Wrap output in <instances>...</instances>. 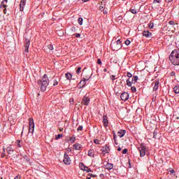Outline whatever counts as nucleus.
Listing matches in <instances>:
<instances>
[{"instance_id": "obj_34", "label": "nucleus", "mask_w": 179, "mask_h": 179, "mask_svg": "<svg viewBox=\"0 0 179 179\" xmlns=\"http://www.w3.org/2000/svg\"><path fill=\"white\" fill-rule=\"evenodd\" d=\"M80 71H82V67H78L76 71V73L79 75L80 73Z\"/></svg>"}, {"instance_id": "obj_2", "label": "nucleus", "mask_w": 179, "mask_h": 179, "mask_svg": "<svg viewBox=\"0 0 179 179\" xmlns=\"http://www.w3.org/2000/svg\"><path fill=\"white\" fill-rule=\"evenodd\" d=\"M48 83H50V81L48 80V76H47V74H45L39 83V85H41V90L42 92H45V90H47V86H48Z\"/></svg>"}, {"instance_id": "obj_36", "label": "nucleus", "mask_w": 179, "mask_h": 179, "mask_svg": "<svg viewBox=\"0 0 179 179\" xmlns=\"http://www.w3.org/2000/svg\"><path fill=\"white\" fill-rule=\"evenodd\" d=\"M162 2V0H154V3H160Z\"/></svg>"}, {"instance_id": "obj_13", "label": "nucleus", "mask_w": 179, "mask_h": 179, "mask_svg": "<svg viewBox=\"0 0 179 179\" xmlns=\"http://www.w3.org/2000/svg\"><path fill=\"white\" fill-rule=\"evenodd\" d=\"M125 134H127V131L124 130V129H120L118 132H117V135L119 138H123V136L125 135Z\"/></svg>"}, {"instance_id": "obj_59", "label": "nucleus", "mask_w": 179, "mask_h": 179, "mask_svg": "<svg viewBox=\"0 0 179 179\" xmlns=\"http://www.w3.org/2000/svg\"><path fill=\"white\" fill-rule=\"evenodd\" d=\"M115 145H118V143H117V141L115 142Z\"/></svg>"}, {"instance_id": "obj_45", "label": "nucleus", "mask_w": 179, "mask_h": 179, "mask_svg": "<svg viewBox=\"0 0 179 179\" xmlns=\"http://www.w3.org/2000/svg\"><path fill=\"white\" fill-rule=\"evenodd\" d=\"M17 147L18 148H21V146H20V141L17 140Z\"/></svg>"}, {"instance_id": "obj_50", "label": "nucleus", "mask_w": 179, "mask_h": 179, "mask_svg": "<svg viewBox=\"0 0 179 179\" xmlns=\"http://www.w3.org/2000/svg\"><path fill=\"white\" fill-rule=\"evenodd\" d=\"M70 103H71V104H73V99H70Z\"/></svg>"}, {"instance_id": "obj_14", "label": "nucleus", "mask_w": 179, "mask_h": 179, "mask_svg": "<svg viewBox=\"0 0 179 179\" xmlns=\"http://www.w3.org/2000/svg\"><path fill=\"white\" fill-rule=\"evenodd\" d=\"M143 36L146 37V38H149V37H152V34L149 31H144L143 32Z\"/></svg>"}, {"instance_id": "obj_19", "label": "nucleus", "mask_w": 179, "mask_h": 179, "mask_svg": "<svg viewBox=\"0 0 179 179\" xmlns=\"http://www.w3.org/2000/svg\"><path fill=\"white\" fill-rule=\"evenodd\" d=\"M90 79V77H89L88 78H83L82 80L80 81V84L83 85V87L85 86L86 85V82H87V80H89Z\"/></svg>"}, {"instance_id": "obj_60", "label": "nucleus", "mask_w": 179, "mask_h": 179, "mask_svg": "<svg viewBox=\"0 0 179 179\" xmlns=\"http://www.w3.org/2000/svg\"><path fill=\"white\" fill-rule=\"evenodd\" d=\"M87 179H92V178L89 177V178H87Z\"/></svg>"}, {"instance_id": "obj_61", "label": "nucleus", "mask_w": 179, "mask_h": 179, "mask_svg": "<svg viewBox=\"0 0 179 179\" xmlns=\"http://www.w3.org/2000/svg\"><path fill=\"white\" fill-rule=\"evenodd\" d=\"M113 136H114V134H115V131H113Z\"/></svg>"}, {"instance_id": "obj_38", "label": "nucleus", "mask_w": 179, "mask_h": 179, "mask_svg": "<svg viewBox=\"0 0 179 179\" xmlns=\"http://www.w3.org/2000/svg\"><path fill=\"white\" fill-rule=\"evenodd\" d=\"M57 85H58V81H57V80H53V86H57Z\"/></svg>"}, {"instance_id": "obj_1", "label": "nucleus", "mask_w": 179, "mask_h": 179, "mask_svg": "<svg viewBox=\"0 0 179 179\" xmlns=\"http://www.w3.org/2000/svg\"><path fill=\"white\" fill-rule=\"evenodd\" d=\"M169 61L173 65H179V50H174L169 55Z\"/></svg>"}, {"instance_id": "obj_52", "label": "nucleus", "mask_w": 179, "mask_h": 179, "mask_svg": "<svg viewBox=\"0 0 179 179\" xmlns=\"http://www.w3.org/2000/svg\"><path fill=\"white\" fill-rule=\"evenodd\" d=\"M98 64H101V59H98Z\"/></svg>"}, {"instance_id": "obj_26", "label": "nucleus", "mask_w": 179, "mask_h": 179, "mask_svg": "<svg viewBox=\"0 0 179 179\" xmlns=\"http://www.w3.org/2000/svg\"><path fill=\"white\" fill-rule=\"evenodd\" d=\"M75 141H76V137H75V136L71 137V138H70V142H71V143H75Z\"/></svg>"}, {"instance_id": "obj_8", "label": "nucleus", "mask_w": 179, "mask_h": 179, "mask_svg": "<svg viewBox=\"0 0 179 179\" xmlns=\"http://www.w3.org/2000/svg\"><path fill=\"white\" fill-rule=\"evenodd\" d=\"M89 103H90V98L89 96H85L83 98L82 104H83V106H89Z\"/></svg>"}, {"instance_id": "obj_3", "label": "nucleus", "mask_w": 179, "mask_h": 179, "mask_svg": "<svg viewBox=\"0 0 179 179\" xmlns=\"http://www.w3.org/2000/svg\"><path fill=\"white\" fill-rule=\"evenodd\" d=\"M29 132L33 135V134H34V120L31 117L29 118Z\"/></svg>"}, {"instance_id": "obj_15", "label": "nucleus", "mask_w": 179, "mask_h": 179, "mask_svg": "<svg viewBox=\"0 0 179 179\" xmlns=\"http://www.w3.org/2000/svg\"><path fill=\"white\" fill-rule=\"evenodd\" d=\"M103 127H108V119L106 115L103 116Z\"/></svg>"}, {"instance_id": "obj_7", "label": "nucleus", "mask_w": 179, "mask_h": 179, "mask_svg": "<svg viewBox=\"0 0 179 179\" xmlns=\"http://www.w3.org/2000/svg\"><path fill=\"white\" fill-rule=\"evenodd\" d=\"M0 8L2 9L4 8L3 12L6 13V8H8V0H3L0 4Z\"/></svg>"}, {"instance_id": "obj_32", "label": "nucleus", "mask_w": 179, "mask_h": 179, "mask_svg": "<svg viewBox=\"0 0 179 179\" xmlns=\"http://www.w3.org/2000/svg\"><path fill=\"white\" fill-rule=\"evenodd\" d=\"M48 48L50 50V51H52V50H54V46H52V45H48Z\"/></svg>"}, {"instance_id": "obj_49", "label": "nucleus", "mask_w": 179, "mask_h": 179, "mask_svg": "<svg viewBox=\"0 0 179 179\" xmlns=\"http://www.w3.org/2000/svg\"><path fill=\"white\" fill-rule=\"evenodd\" d=\"M76 37L77 38H79V37H80V34H76Z\"/></svg>"}, {"instance_id": "obj_44", "label": "nucleus", "mask_w": 179, "mask_h": 179, "mask_svg": "<svg viewBox=\"0 0 179 179\" xmlns=\"http://www.w3.org/2000/svg\"><path fill=\"white\" fill-rule=\"evenodd\" d=\"M127 78H132V74L129 72L127 73Z\"/></svg>"}, {"instance_id": "obj_54", "label": "nucleus", "mask_w": 179, "mask_h": 179, "mask_svg": "<svg viewBox=\"0 0 179 179\" xmlns=\"http://www.w3.org/2000/svg\"><path fill=\"white\" fill-rule=\"evenodd\" d=\"M103 14H104V15H107V10H103Z\"/></svg>"}, {"instance_id": "obj_6", "label": "nucleus", "mask_w": 179, "mask_h": 179, "mask_svg": "<svg viewBox=\"0 0 179 179\" xmlns=\"http://www.w3.org/2000/svg\"><path fill=\"white\" fill-rule=\"evenodd\" d=\"M110 45L113 51H118V50H121L122 45H118L115 43V42L112 43Z\"/></svg>"}, {"instance_id": "obj_18", "label": "nucleus", "mask_w": 179, "mask_h": 179, "mask_svg": "<svg viewBox=\"0 0 179 179\" xmlns=\"http://www.w3.org/2000/svg\"><path fill=\"white\" fill-rule=\"evenodd\" d=\"M105 169H106V170H113V169H114V165L113 164L108 163L105 165Z\"/></svg>"}, {"instance_id": "obj_35", "label": "nucleus", "mask_w": 179, "mask_h": 179, "mask_svg": "<svg viewBox=\"0 0 179 179\" xmlns=\"http://www.w3.org/2000/svg\"><path fill=\"white\" fill-rule=\"evenodd\" d=\"M83 126H79L78 128H77V131H83Z\"/></svg>"}, {"instance_id": "obj_20", "label": "nucleus", "mask_w": 179, "mask_h": 179, "mask_svg": "<svg viewBox=\"0 0 179 179\" xmlns=\"http://www.w3.org/2000/svg\"><path fill=\"white\" fill-rule=\"evenodd\" d=\"M102 152H105V153H108L110 151V148L108 145H105L101 149Z\"/></svg>"}, {"instance_id": "obj_53", "label": "nucleus", "mask_w": 179, "mask_h": 179, "mask_svg": "<svg viewBox=\"0 0 179 179\" xmlns=\"http://www.w3.org/2000/svg\"><path fill=\"white\" fill-rule=\"evenodd\" d=\"M14 179H20V176H17Z\"/></svg>"}, {"instance_id": "obj_4", "label": "nucleus", "mask_w": 179, "mask_h": 179, "mask_svg": "<svg viewBox=\"0 0 179 179\" xmlns=\"http://www.w3.org/2000/svg\"><path fill=\"white\" fill-rule=\"evenodd\" d=\"M138 150L141 157H144V156L146 155V146H145L143 144L141 145V146L138 148Z\"/></svg>"}, {"instance_id": "obj_5", "label": "nucleus", "mask_w": 179, "mask_h": 179, "mask_svg": "<svg viewBox=\"0 0 179 179\" xmlns=\"http://www.w3.org/2000/svg\"><path fill=\"white\" fill-rule=\"evenodd\" d=\"M63 162L66 166H69V164H71V158L69 157V155H68V154H66V153L64 154Z\"/></svg>"}, {"instance_id": "obj_25", "label": "nucleus", "mask_w": 179, "mask_h": 179, "mask_svg": "<svg viewBox=\"0 0 179 179\" xmlns=\"http://www.w3.org/2000/svg\"><path fill=\"white\" fill-rule=\"evenodd\" d=\"M173 92H175V93H176V94H178V93H179V86L174 87Z\"/></svg>"}, {"instance_id": "obj_57", "label": "nucleus", "mask_w": 179, "mask_h": 179, "mask_svg": "<svg viewBox=\"0 0 179 179\" xmlns=\"http://www.w3.org/2000/svg\"><path fill=\"white\" fill-rule=\"evenodd\" d=\"M83 1V2H87V1H89V0H82Z\"/></svg>"}, {"instance_id": "obj_55", "label": "nucleus", "mask_w": 179, "mask_h": 179, "mask_svg": "<svg viewBox=\"0 0 179 179\" xmlns=\"http://www.w3.org/2000/svg\"><path fill=\"white\" fill-rule=\"evenodd\" d=\"M71 30H72V31H75L76 28L73 27H71Z\"/></svg>"}, {"instance_id": "obj_51", "label": "nucleus", "mask_w": 179, "mask_h": 179, "mask_svg": "<svg viewBox=\"0 0 179 179\" xmlns=\"http://www.w3.org/2000/svg\"><path fill=\"white\" fill-rule=\"evenodd\" d=\"M166 2L170 3V2H173V0H165Z\"/></svg>"}, {"instance_id": "obj_47", "label": "nucleus", "mask_w": 179, "mask_h": 179, "mask_svg": "<svg viewBox=\"0 0 179 179\" xmlns=\"http://www.w3.org/2000/svg\"><path fill=\"white\" fill-rule=\"evenodd\" d=\"M169 24H171V26L174 25V21H169Z\"/></svg>"}, {"instance_id": "obj_46", "label": "nucleus", "mask_w": 179, "mask_h": 179, "mask_svg": "<svg viewBox=\"0 0 179 179\" xmlns=\"http://www.w3.org/2000/svg\"><path fill=\"white\" fill-rule=\"evenodd\" d=\"M90 177H97L96 175H93L92 173H89Z\"/></svg>"}, {"instance_id": "obj_48", "label": "nucleus", "mask_w": 179, "mask_h": 179, "mask_svg": "<svg viewBox=\"0 0 179 179\" xmlns=\"http://www.w3.org/2000/svg\"><path fill=\"white\" fill-rule=\"evenodd\" d=\"M99 9L101 10H104V7L103 6H100Z\"/></svg>"}, {"instance_id": "obj_21", "label": "nucleus", "mask_w": 179, "mask_h": 179, "mask_svg": "<svg viewBox=\"0 0 179 179\" xmlns=\"http://www.w3.org/2000/svg\"><path fill=\"white\" fill-rule=\"evenodd\" d=\"M7 152H8V155H12V153H13L14 150H13V148H12V146H8L7 148Z\"/></svg>"}, {"instance_id": "obj_28", "label": "nucleus", "mask_w": 179, "mask_h": 179, "mask_svg": "<svg viewBox=\"0 0 179 179\" xmlns=\"http://www.w3.org/2000/svg\"><path fill=\"white\" fill-rule=\"evenodd\" d=\"M127 85L129 86V87H131L132 86V82H130L129 80H126Z\"/></svg>"}, {"instance_id": "obj_23", "label": "nucleus", "mask_w": 179, "mask_h": 179, "mask_svg": "<svg viewBox=\"0 0 179 179\" xmlns=\"http://www.w3.org/2000/svg\"><path fill=\"white\" fill-rule=\"evenodd\" d=\"M138 76H133L131 83H136V82H138Z\"/></svg>"}, {"instance_id": "obj_9", "label": "nucleus", "mask_w": 179, "mask_h": 179, "mask_svg": "<svg viewBox=\"0 0 179 179\" xmlns=\"http://www.w3.org/2000/svg\"><path fill=\"white\" fill-rule=\"evenodd\" d=\"M120 99H121V100H122V101H127V100H128L129 99V94H128L127 92H123L120 95Z\"/></svg>"}, {"instance_id": "obj_24", "label": "nucleus", "mask_w": 179, "mask_h": 179, "mask_svg": "<svg viewBox=\"0 0 179 179\" xmlns=\"http://www.w3.org/2000/svg\"><path fill=\"white\" fill-rule=\"evenodd\" d=\"M66 78L67 80H71L72 79V74L70 73H66Z\"/></svg>"}, {"instance_id": "obj_30", "label": "nucleus", "mask_w": 179, "mask_h": 179, "mask_svg": "<svg viewBox=\"0 0 179 179\" xmlns=\"http://www.w3.org/2000/svg\"><path fill=\"white\" fill-rule=\"evenodd\" d=\"M94 143H95L96 145H100V141H99V139H94Z\"/></svg>"}, {"instance_id": "obj_17", "label": "nucleus", "mask_w": 179, "mask_h": 179, "mask_svg": "<svg viewBox=\"0 0 179 179\" xmlns=\"http://www.w3.org/2000/svg\"><path fill=\"white\" fill-rule=\"evenodd\" d=\"M25 52H29V47H30V41L26 39V43H25Z\"/></svg>"}, {"instance_id": "obj_40", "label": "nucleus", "mask_w": 179, "mask_h": 179, "mask_svg": "<svg viewBox=\"0 0 179 179\" xmlns=\"http://www.w3.org/2000/svg\"><path fill=\"white\" fill-rule=\"evenodd\" d=\"M128 152V149L125 148L123 151H122V154L123 155H127V153Z\"/></svg>"}, {"instance_id": "obj_63", "label": "nucleus", "mask_w": 179, "mask_h": 179, "mask_svg": "<svg viewBox=\"0 0 179 179\" xmlns=\"http://www.w3.org/2000/svg\"><path fill=\"white\" fill-rule=\"evenodd\" d=\"M172 75H174V73H172Z\"/></svg>"}, {"instance_id": "obj_56", "label": "nucleus", "mask_w": 179, "mask_h": 179, "mask_svg": "<svg viewBox=\"0 0 179 179\" xmlns=\"http://www.w3.org/2000/svg\"><path fill=\"white\" fill-rule=\"evenodd\" d=\"M117 150H118V152H121V148H119L117 149Z\"/></svg>"}, {"instance_id": "obj_42", "label": "nucleus", "mask_w": 179, "mask_h": 179, "mask_svg": "<svg viewBox=\"0 0 179 179\" xmlns=\"http://www.w3.org/2000/svg\"><path fill=\"white\" fill-rule=\"evenodd\" d=\"M113 140L115 141V142H117V134H114Z\"/></svg>"}, {"instance_id": "obj_39", "label": "nucleus", "mask_w": 179, "mask_h": 179, "mask_svg": "<svg viewBox=\"0 0 179 179\" xmlns=\"http://www.w3.org/2000/svg\"><path fill=\"white\" fill-rule=\"evenodd\" d=\"M131 90L134 92V93H135L136 92V87H131Z\"/></svg>"}, {"instance_id": "obj_27", "label": "nucleus", "mask_w": 179, "mask_h": 179, "mask_svg": "<svg viewBox=\"0 0 179 179\" xmlns=\"http://www.w3.org/2000/svg\"><path fill=\"white\" fill-rule=\"evenodd\" d=\"M78 23L80 26H82L83 24V18L82 17H79L78 18Z\"/></svg>"}, {"instance_id": "obj_11", "label": "nucleus", "mask_w": 179, "mask_h": 179, "mask_svg": "<svg viewBox=\"0 0 179 179\" xmlns=\"http://www.w3.org/2000/svg\"><path fill=\"white\" fill-rule=\"evenodd\" d=\"M152 85H154L153 91L156 92V90H158L159 89V85H160V82L159 81V80H156L155 82L152 83Z\"/></svg>"}, {"instance_id": "obj_16", "label": "nucleus", "mask_w": 179, "mask_h": 179, "mask_svg": "<svg viewBox=\"0 0 179 179\" xmlns=\"http://www.w3.org/2000/svg\"><path fill=\"white\" fill-rule=\"evenodd\" d=\"M73 149L74 150H80V149H82V145L79 143H76L73 145Z\"/></svg>"}, {"instance_id": "obj_62", "label": "nucleus", "mask_w": 179, "mask_h": 179, "mask_svg": "<svg viewBox=\"0 0 179 179\" xmlns=\"http://www.w3.org/2000/svg\"><path fill=\"white\" fill-rule=\"evenodd\" d=\"M171 173H174V171H171Z\"/></svg>"}, {"instance_id": "obj_37", "label": "nucleus", "mask_w": 179, "mask_h": 179, "mask_svg": "<svg viewBox=\"0 0 179 179\" xmlns=\"http://www.w3.org/2000/svg\"><path fill=\"white\" fill-rule=\"evenodd\" d=\"M115 43L117 44L118 45H121V40L118 39Z\"/></svg>"}, {"instance_id": "obj_12", "label": "nucleus", "mask_w": 179, "mask_h": 179, "mask_svg": "<svg viewBox=\"0 0 179 179\" xmlns=\"http://www.w3.org/2000/svg\"><path fill=\"white\" fill-rule=\"evenodd\" d=\"M80 167L83 171H86L87 173H92V169H89V167L85 166L83 164H81Z\"/></svg>"}, {"instance_id": "obj_43", "label": "nucleus", "mask_w": 179, "mask_h": 179, "mask_svg": "<svg viewBox=\"0 0 179 179\" xmlns=\"http://www.w3.org/2000/svg\"><path fill=\"white\" fill-rule=\"evenodd\" d=\"M110 79L111 80H115V76H113V75L110 76Z\"/></svg>"}, {"instance_id": "obj_41", "label": "nucleus", "mask_w": 179, "mask_h": 179, "mask_svg": "<svg viewBox=\"0 0 179 179\" xmlns=\"http://www.w3.org/2000/svg\"><path fill=\"white\" fill-rule=\"evenodd\" d=\"M63 135L62 134H58L57 136H56V139H59L60 138H62Z\"/></svg>"}, {"instance_id": "obj_22", "label": "nucleus", "mask_w": 179, "mask_h": 179, "mask_svg": "<svg viewBox=\"0 0 179 179\" xmlns=\"http://www.w3.org/2000/svg\"><path fill=\"white\" fill-rule=\"evenodd\" d=\"M88 156H90V157H94V150H90L88 151Z\"/></svg>"}, {"instance_id": "obj_58", "label": "nucleus", "mask_w": 179, "mask_h": 179, "mask_svg": "<svg viewBox=\"0 0 179 179\" xmlns=\"http://www.w3.org/2000/svg\"><path fill=\"white\" fill-rule=\"evenodd\" d=\"M103 72H107V69H104Z\"/></svg>"}, {"instance_id": "obj_31", "label": "nucleus", "mask_w": 179, "mask_h": 179, "mask_svg": "<svg viewBox=\"0 0 179 179\" xmlns=\"http://www.w3.org/2000/svg\"><path fill=\"white\" fill-rule=\"evenodd\" d=\"M124 44L126 45H129L130 44H131V41L130 40H126L125 41H124Z\"/></svg>"}, {"instance_id": "obj_10", "label": "nucleus", "mask_w": 179, "mask_h": 179, "mask_svg": "<svg viewBox=\"0 0 179 179\" xmlns=\"http://www.w3.org/2000/svg\"><path fill=\"white\" fill-rule=\"evenodd\" d=\"M27 0H21L20 3V10L23 12L24 10V6H26Z\"/></svg>"}, {"instance_id": "obj_29", "label": "nucleus", "mask_w": 179, "mask_h": 179, "mask_svg": "<svg viewBox=\"0 0 179 179\" xmlns=\"http://www.w3.org/2000/svg\"><path fill=\"white\" fill-rule=\"evenodd\" d=\"M148 27L149 29H153V27H155V24L153 22H150L148 24Z\"/></svg>"}, {"instance_id": "obj_33", "label": "nucleus", "mask_w": 179, "mask_h": 179, "mask_svg": "<svg viewBox=\"0 0 179 179\" xmlns=\"http://www.w3.org/2000/svg\"><path fill=\"white\" fill-rule=\"evenodd\" d=\"M131 13H133V15H136V13H138V11H136V10L135 9H131Z\"/></svg>"}]
</instances>
